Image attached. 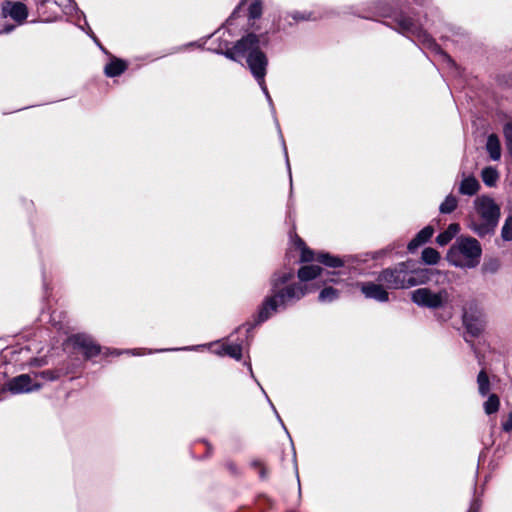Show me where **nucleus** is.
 Segmentation results:
<instances>
[{
  "mask_svg": "<svg viewBox=\"0 0 512 512\" xmlns=\"http://www.w3.org/2000/svg\"><path fill=\"white\" fill-rule=\"evenodd\" d=\"M430 0H378L372 4L361 6H347L344 14H351L363 19H374L375 16L386 18L389 21L384 25L407 37L422 50L427 49L440 55L450 68L458 69L454 59L447 54L435 39L425 29L427 12L422 17L415 5L420 8H428Z\"/></svg>",
  "mask_w": 512,
  "mask_h": 512,
  "instance_id": "1",
  "label": "nucleus"
},
{
  "mask_svg": "<svg viewBox=\"0 0 512 512\" xmlns=\"http://www.w3.org/2000/svg\"><path fill=\"white\" fill-rule=\"evenodd\" d=\"M226 56L233 60L246 56L251 73L258 81L263 92L267 94V88L264 81L267 59L259 50V38L256 34H247L237 41L232 50L226 53Z\"/></svg>",
  "mask_w": 512,
  "mask_h": 512,
  "instance_id": "2",
  "label": "nucleus"
},
{
  "mask_svg": "<svg viewBox=\"0 0 512 512\" xmlns=\"http://www.w3.org/2000/svg\"><path fill=\"white\" fill-rule=\"evenodd\" d=\"M473 207L480 221L471 222V231L480 238L493 235L501 217L500 205L491 196L483 194L474 199Z\"/></svg>",
  "mask_w": 512,
  "mask_h": 512,
  "instance_id": "3",
  "label": "nucleus"
},
{
  "mask_svg": "<svg viewBox=\"0 0 512 512\" xmlns=\"http://www.w3.org/2000/svg\"><path fill=\"white\" fill-rule=\"evenodd\" d=\"M411 261L401 262L394 267L385 268L379 272L377 281L384 283L388 289H406L424 283V270L412 268Z\"/></svg>",
  "mask_w": 512,
  "mask_h": 512,
  "instance_id": "4",
  "label": "nucleus"
},
{
  "mask_svg": "<svg viewBox=\"0 0 512 512\" xmlns=\"http://www.w3.org/2000/svg\"><path fill=\"white\" fill-rule=\"evenodd\" d=\"M482 256L480 242L471 236L461 235L447 251V261L457 268L472 269L479 265Z\"/></svg>",
  "mask_w": 512,
  "mask_h": 512,
  "instance_id": "5",
  "label": "nucleus"
},
{
  "mask_svg": "<svg viewBox=\"0 0 512 512\" xmlns=\"http://www.w3.org/2000/svg\"><path fill=\"white\" fill-rule=\"evenodd\" d=\"M272 296L265 299L256 316L260 324L269 319L280 306H284L288 296V274L282 272L276 275L272 285Z\"/></svg>",
  "mask_w": 512,
  "mask_h": 512,
  "instance_id": "6",
  "label": "nucleus"
},
{
  "mask_svg": "<svg viewBox=\"0 0 512 512\" xmlns=\"http://www.w3.org/2000/svg\"><path fill=\"white\" fill-rule=\"evenodd\" d=\"M411 300L419 307L443 309V312L437 315L439 320L448 321L452 317L451 309H447L449 296L446 290L433 292L429 288H418L411 293Z\"/></svg>",
  "mask_w": 512,
  "mask_h": 512,
  "instance_id": "7",
  "label": "nucleus"
},
{
  "mask_svg": "<svg viewBox=\"0 0 512 512\" xmlns=\"http://www.w3.org/2000/svg\"><path fill=\"white\" fill-rule=\"evenodd\" d=\"M462 323L465 328L464 339L466 342H470L467 335L477 338L482 334L485 326L484 313L475 300L467 302L463 307Z\"/></svg>",
  "mask_w": 512,
  "mask_h": 512,
  "instance_id": "8",
  "label": "nucleus"
},
{
  "mask_svg": "<svg viewBox=\"0 0 512 512\" xmlns=\"http://www.w3.org/2000/svg\"><path fill=\"white\" fill-rule=\"evenodd\" d=\"M322 272L323 269L319 265H304L300 267L297 272L300 283L290 284V300H298L305 296L309 292L307 282L316 279Z\"/></svg>",
  "mask_w": 512,
  "mask_h": 512,
  "instance_id": "9",
  "label": "nucleus"
},
{
  "mask_svg": "<svg viewBox=\"0 0 512 512\" xmlns=\"http://www.w3.org/2000/svg\"><path fill=\"white\" fill-rule=\"evenodd\" d=\"M360 291L367 299H372L379 303H386L389 301V293L380 284V282H363L360 284Z\"/></svg>",
  "mask_w": 512,
  "mask_h": 512,
  "instance_id": "10",
  "label": "nucleus"
},
{
  "mask_svg": "<svg viewBox=\"0 0 512 512\" xmlns=\"http://www.w3.org/2000/svg\"><path fill=\"white\" fill-rule=\"evenodd\" d=\"M7 386L9 391L14 394L27 393L40 388V385L33 383L32 378L27 374L14 377L8 382Z\"/></svg>",
  "mask_w": 512,
  "mask_h": 512,
  "instance_id": "11",
  "label": "nucleus"
},
{
  "mask_svg": "<svg viewBox=\"0 0 512 512\" xmlns=\"http://www.w3.org/2000/svg\"><path fill=\"white\" fill-rule=\"evenodd\" d=\"M2 13L5 17L9 16L19 24H22L28 16V9L22 2L6 1L2 7Z\"/></svg>",
  "mask_w": 512,
  "mask_h": 512,
  "instance_id": "12",
  "label": "nucleus"
},
{
  "mask_svg": "<svg viewBox=\"0 0 512 512\" xmlns=\"http://www.w3.org/2000/svg\"><path fill=\"white\" fill-rule=\"evenodd\" d=\"M70 341L75 347L83 350L87 358L98 355L101 351L99 345H97L89 336L84 334L74 335L70 338Z\"/></svg>",
  "mask_w": 512,
  "mask_h": 512,
  "instance_id": "13",
  "label": "nucleus"
},
{
  "mask_svg": "<svg viewBox=\"0 0 512 512\" xmlns=\"http://www.w3.org/2000/svg\"><path fill=\"white\" fill-rule=\"evenodd\" d=\"M290 243H292L300 252V262L310 263L316 261L317 253L309 248L304 240L290 229Z\"/></svg>",
  "mask_w": 512,
  "mask_h": 512,
  "instance_id": "14",
  "label": "nucleus"
},
{
  "mask_svg": "<svg viewBox=\"0 0 512 512\" xmlns=\"http://www.w3.org/2000/svg\"><path fill=\"white\" fill-rule=\"evenodd\" d=\"M434 229L432 226H426L421 229L415 237L408 243L407 250L409 253H414L421 245L427 243L433 236Z\"/></svg>",
  "mask_w": 512,
  "mask_h": 512,
  "instance_id": "15",
  "label": "nucleus"
},
{
  "mask_svg": "<svg viewBox=\"0 0 512 512\" xmlns=\"http://www.w3.org/2000/svg\"><path fill=\"white\" fill-rule=\"evenodd\" d=\"M316 261L329 268H340L345 264L343 258L325 251L317 252Z\"/></svg>",
  "mask_w": 512,
  "mask_h": 512,
  "instance_id": "16",
  "label": "nucleus"
},
{
  "mask_svg": "<svg viewBox=\"0 0 512 512\" xmlns=\"http://www.w3.org/2000/svg\"><path fill=\"white\" fill-rule=\"evenodd\" d=\"M480 189V183L474 176L462 179L459 185V193L466 196L475 195Z\"/></svg>",
  "mask_w": 512,
  "mask_h": 512,
  "instance_id": "17",
  "label": "nucleus"
},
{
  "mask_svg": "<svg viewBox=\"0 0 512 512\" xmlns=\"http://www.w3.org/2000/svg\"><path fill=\"white\" fill-rule=\"evenodd\" d=\"M459 231L460 225L458 223H450L444 231L437 235L436 243L440 246L447 245Z\"/></svg>",
  "mask_w": 512,
  "mask_h": 512,
  "instance_id": "18",
  "label": "nucleus"
},
{
  "mask_svg": "<svg viewBox=\"0 0 512 512\" xmlns=\"http://www.w3.org/2000/svg\"><path fill=\"white\" fill-rule=\"evenodd\" d=\"M486 150L490 158L494 161H498L501 157V145L500 141L495 134H490L486 142Z\"/></svg>",
  "mask_w": 512,
  "mask_h": 512,
  "instance_id": "19",
  "label": "nucleus"
},
{
  "mask_svg": "<svg viewBox=\"0 0 512 512\" xmlns=\"http://www.w3.org/2000/svg\"><path fill=\"white\" fill-rule=\"evenodd\" d=\"M481 179L486 186L495 187L499 179L498 170L492 166L483 168L481 171Z\"/></svg>",
  "mask_w": 512,
  "mask_h": 512,
  "instance_id": "20",
  "label": "nucleus"
},
{
  "mask_svg": "<svg viewBox=\"0 0 512 512\" xmlns=\"http://www.w3.org/2000/svg\"><path fill=\"white\" fill-rule=\"evenodd\" d=\"M340 294V290L332 286H326L319 292L318 301L324 304L332 303L339 299Z\"/></svg>",
  "mask_w": 512,
  "mask_h": 512,
  "instance_id": "21",
  "label": "nucleus"
},
{
  "mask_svg": "<svg viewBox=\"0 0 512 512\" xmlns=\"http://www.w3.org/2000/svg\"><path fill=\"white\" fill-rule=\"evenodd\" d=\"M125 62L119 59L112 60L105 66L104 72L108 77H115L120 75L126 70Z\"/></svg>",
  "mask_w": 512,
  "mask_h": 512,
  "instance_id": "22",
  "label": "nucleus"
},
{
  "mask_svg": "<svg viewBox=\"0 0 512 512\" xmlns=\"http://www.w3.org/2000/svg\"><path fill=\"white\" fill-rule=\"evenodd\" d=\"M421 259L427 265H435L440 260V253L432 247H426L422 250Z\"/></svg>",
  "mask_w": 512,
  "mask_h": 512,
  "instance_id": "23",
  "label": "nucleus"
},
{
  "mask_svg": "<svg viewBox=\"0 0 512 512\" xmlns=\"http://www.w3.org/2000/svg\"><path fill=\"white\" fill-rule=\"evenodd\" d=\"M457 205H458L457 198L454 195L449 194L446 196L444 201L440 204L439 211L441 214H450L457 208Z\"/></svg>",
  "mask_w": 512,
  "mask_h": 512,
  "instance_id": "24",
  "label": "nucleus"
},
{
  "mask_svg": "<svg viewBox=\"0 0 512 512\" xmlns=\"http://www.w3.org/2000/svg\"><path fill=\"white\" fill-rule=\"evenodd\" d=\"M478 391L481 396H486L490 391V380L487 373L481 370L477 376Z\"/></svg>",
  "mask_w": 512,
  "mask_h": 512,
  "instance_id": "25",
  "label": "nucleus"
},
{
  "mask_svg": "<svg viewBox=\"0 0 512 512\" xmlns=\"http://www.w3.org/2000/svg\"><path fill=\"white\" fill-rule=\"evenodd\" d=\"M290 16L296 22H299V21H316V20L321 18L320 15H318L315 12H312V11H295L293 13H290Z\"/></svg>",
  "mask_w": 512,
  "mask_h": 512,
  "instance_id": "26",
  "label": "nucleus"
},
{
  "mask_svg": "<svg viewBox=\"0 0 512 512\" xmlns=\"http://www.w3.org/2000/svg\"><path fill=\"white\" fill-rule=\"evenodd\" d=\"M500 406L499 397L496 394H490L484 403V411L487 415L496 413Z\"/></svg>",
  "mask_w": 512,
  "mask_h": 512,
  "instance_id": "27",
  "label": "nucleus"
},
{
  "mask_svg": "<svg viewBox=\"0 0 512 512\" xmlns=\"http://www.w3.org/2000/svg\"><path fill=\"white\" fill-rule=\"evenodd\" d=\"M500 268V261L497 258H490L482 265V272L484 274H495Z\"/></svg>",
  "mask_w": 512,
  "mask_h": 512,
  "instance_id": "28",
  "label": "nucleus"
},
{
  "mask_svg": "<svg viewBox=\"0 0 512 512\" xmlns=\"http://www.w3.org/2000/svg\"><path fill=\"white\" fill-rule=\"evenodd\" d=\"M501 238L504 241H512V215H508L501 228Z\"/></svg>",
  "mask_w": 512,
  "mask_h": 512,
  "instance_id": "29",
  "label": "nucleus"
},
{
  "mask_svg": "<svg viewBox=\"0 0 512 512\" xmlns=\"http://www.w3.org/2000/svg\"><path fill=\"white\" fill-rule=\"evenodd\" d=\"M224 353L229 355L232 358H235L237 360L241 359L242 357V348L240 345L237 344H230L226 345L224 348Z\"/></svg>",
  "mask_w": 512,
  "mask_h": 512,
  "instance_id": "30",
  "label": "nucleus"
},
{
  "mask_svg": "<svg viewBox=\"0 0 512 512\" xmlns=\"http://www.w3.org/2000/svg\"><path fill=\"white\" fill-rule=\"evenodd\" d=\"M262 14V3L260 1H254L249 6V18L256 19Z\"/></svg>",
  "mask_w": 512,
  "mask_h": 512,
  "instance_id": "31",
  "label": "nucleus"
},
{
  "mask_svg": "<svg viewBox=\"0 0 512 512\" xmlns=\"http://www.w3.org/2000/svg\"><path fill=\"white\" fill-rule=\"evenodd\" d=\"M481 508H482V500L480 499L479 496H475L472 499V501L470 503V507L467 512H480Z\"/></svg>",
  "mask_w": 512,
  "mask_h": 512,
  "instance_id": "32",
  "label": "nucleus"
},
{
  "mask_svg": "<svg viewBox=\"0 0 512 512\" xmlns=\"http://www.w3.org/2000/svg\"><path fill=\"white\" fill-rule=\"evenodd\" d=\"M503 132L509 148L512 147V123H506Z\"/></svg>",
  "mask_w": 512,
  "mask_h": 512,
  "instance_id": "33",
  "label": "nucleus"
},
{
  "mask_svg": "<svg viewBox=\"0 0 512 512\" xmlns=\"http://www.w3.org/2000/svg\"><path fill=\"white\" fill-rule=\"evenodd\" d=\"M394 249V247L392 246H387L386 248L384 249H381V250H378V251H375V252H372L371 253V257L372 259L374 260H378L380 258H382L384 255L390 253L392 250Z\"/></svg>",
  "mask_w": 512,
  "mask_h": 512,
  "instance_id": "34",
  "label": "nucleus"
},
{
  "mask_svg": "<svg viewBox=\"0 0 512 512\" xmlns=\"http://www.w3.org/2000/svg\"><path fill=\"white\" fill-rule=\"evenodd\" d=\"M252 466L258 470V474L261 478H265V466L259 460H255L252 462Z\"/></svg>",
  "mask_w": 512,
  "mask_h": 512,
  "instance_id": "35",
  "label": "nucleus"
},
{
  "mask_svg": "<svg viewBox=\"0 0 512 512\" xmlns=\"http://www.w3.org/2000/svg\"><path fill=\"white\" fill-rule=\"evenodd\" d=\"M502 429L505 432L512 431V412L508 414L507 419L502 423Z\"/></svg>",
  "mask_w": 512,
  "mask_h": 512,
  "instance_id": "36",
  "label": "nucleus"
},
{
  "mask_svg": "<svg viewBox=\"0 0 512 512\" xmlns=\"http://www.w3.org/2000/svg\"><path fill=\"white\" fill-rule=\"evenodd\" d=\"M294 468H295V474H296L297 484H298V497L300 499L301 498V484H300V478H299L298 467H297L296 462H295Z\"/></svg>",
  "mask_w": 512,
  "mask_h": 512,
  "instance_id": "37",
  "label": "nucleus"
},
{
  "mask_svg": "<svg viewBox=\"0 0 512 512\" xmlns=\"http://www.w3.org/2000/svg\"><path fill=\"white\" fill-rule=\"evenodd\" d=\"M289 441H290V444H291V446H293V443H292V438H291V437L289 438ZM292 449H293V455L295 456V451H294V447H292Z\"/></svg>",
  "mask_w": 512,
  "mask_h": 512,
  "instance_id": "38",
  "label": "nucleus"
},
{
  "mask_svg": "<svg viewBox=\"0 0 512 512\" xmlns=\"http://www.w3.org/2000/svg\"><path fill=\"white\" fill-rule=\"evenodd\" d=\"M289 181H290V190H291L292 189V176L291 175H290Z\"/></svg>",
  "mask_w": 512,
  "mask_h": 512,
  "instance_id": "39",
  "label": "nucleus"
},
{
  "mask_svg": "<svg viewBox=\"0 0 512 512\" xmlns=\"http://www.w3.org/2000/svg\"><path fill=\"white\" fill-rule=\"evenodd\" d=\"M327 274H328V275H333V276H334V275H336L337 273H336V272H328Z\"/></svg>",
  "mask_w": 512,
  "mask_h": 512,
  "instance_id": "40",
  "label": "nucleus"
},
{
  "mask_svg": "<svg viewBox=\"0 0 512 512\" xmlns=\"http://www.w3.org/2000/svg\"><path fill=\"white\" fill-rule=\"evenodd\" d=\"M327 281L336 282V280L334 278H329Z\"/></svg>",
  "mask_w": 512,
  "mask_h": 512,
  "instance_id": "41",
  "label": "nucleus"
},
{
  "mask_svg": "<svg viewBox=\"0 0 512 512\" xmlns=\"http://www.w3.org/2000/svg\"><path fill=\"white\" fill-rule=\"evenodd\" d=\"M41 3H42V4H45V3H46V0H41Z\"/></svg>",
  "mask_w": 512,
  "mask_h": 512,
  "instance_id": "42",
  "label": "nucleus"
}]
</instances>
